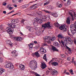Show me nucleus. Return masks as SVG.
Wrapping results in <instances>:
<instances>
[{
	"label": "nucleus",
	"mask_w": 76,
	"mask_h": 76,
	"mask_svg": "<svg viewBox=\"0 0 76 76\" xmlns=\"http://www.w3.org/2000/svg\"><path fill=\"white\" fill-rule=\"evenodd\" d=\"M48 69L49 70H51V72L52 73L53 75H55L56 73H57V72L56 71L55 69L52 70V69H50V68H48Z\"/></svg>",
	"instance_id": "14"
},
{
	"label": "nucleus",
	"mask_w": 76,
	"mask_h": 76,
	"mask_svg": "<svg viewBox=\"0 0 76 76\" xmlns=\"http://www.w3.org/2000/svg\"><path fill=\"white\" fill-rule=\"evenodd\" d=\"M59 42L61 44H62L63 46H64V47H65V43H64V42L63 41L61 40Z\"/></svg>",
	"instance_id": "29"
},
{
	"label": "nucleus",
	"mask_w": 76,
	"mask_h": 76,
	"mask_svg": "<svg viewBox=\"0 0 76 76\" xmlns=\"http://www.w3.org/2000/svg\"><path fill=\"white\" fill-rule=\"evenodd\" d=\"M17 56H18V54H14V55L13 56V57H15V58H16V57Z\"/></svg>",
	"instance_id": "44"
},
{
	"label": "nucleus",
	"mask_w": 76,
	"mask_h": 76,
	"mask_svg": "<svg viewBox=\"0 0 76 76\" xmlns=\"http://www.w3.org/2000/svg\"><path fill=\"white\" fill-rule=\"evenodd\" d=\"M65 46H66V47L68 50L69 51H71V49L69 48V47H68L67 45H66V44H65Z\"/></svg>",
	"instance_id": "33"
},
{
	"label": "nucleus",
	"mask_w": 76,
	"mask_h": 76,
	"mask_svg": "<svg viewBox=\"0 0 76 76\" xmlns=\"http://www.w3.org/2000/svg\"><path fill=\"white\" fill-rule=\"evenodd\" d=\"M6 4H7V3L6 2H4L3 4V6H6Z\"/></svg>",
	"instance_id": "50"
},
{
	"label": "nucleus",
	"mask_w": 76,
	"mask_h": 76,
	"mask_svg": "<svg viewBox=\"0 0 76 76\" xmlns=\"http://www.w3.org/2000/svg\"><path fill=\"white\" fill-rule=\"evenodd\" d=\"M39 52L41 54H45V53L47 52L46 49L43 48V47L39 46Z\"/></svg>",
	"instance_id": "5"
},
{
	"label": "nucleus",
	"mask_w": 76,
	"mask_h": 76,
	"mask_svg": "<svg viewBox=\"0 0 76 76\" xmlns=\"http://www.w3.org/2000/svg\"><path fill=\"white\" fill-rule=\"evenodd\" d=\"M57 7H62V4H59L58 2H57L56 4Z\"/></svg>",
	"instance_id": "25"
},
{
	"label": "nucleus",
	"mask_w": 76,
	"mask_h": 76,
	"mask_svg": "<svg viewBox=\"0 0 76 76\" xmlns=\"http://www.w3.org/2000/svg\"><path fill=\"white\" fill-rule=\"evenodd\" d=\"M31 27H30V26H28V27L27 26L26 27V28H27L28 29V30H29V31H30V29H31Z\"/></svg>",
	"instance_id": "47"
},
{
	"label": "nucleus",
	"mask_w": 76,
	"mask_h": 76,
	"mask_svg": "<svg viewBox=\"0 0 76 76\" xmlns=\"http://www.w3.org/2000/svg\"><path fill=\"white\" fill-rule=\"evenodd\" d=\"M57 13H53V16H54V17H57Z\"/></svg>",
	"instance_id": "38"
},
{
	"label": "nucleus",
	"mask_w": 76,
	"mask_h": 76,
	"mask_svg": "<svg viewBox=\"0 0 76 76\" xmlns=\"http://www.w3.org/2000/svg\"><path fill=\"white\" fill-rule=\"evenodd\" d=\"M4 71V70L3 69H0V75H1Z\"/></svg>",
	"instance_id": "27"
},
{
	"label": "nucleus",
	"mask_w": 76,
	"mask_h": 76,
	"mask_svg": "<svg viewBox=\"0 0 76 76\" xmlns=\"http://www.w3.org/2000/svg\"><path fill=\"white\" fill-rule=\"evenodd\" d=\"M19 67L21 70H23L25 69V66L22 64H20L19 65Z\"/></svg>",
	"instance_id": "17"
},
{
	"label": "nucleus",
	"mask_w": 76,
	"mask_h": 76,
	"mask_svg": "<svg viewBox=\"0 0 76 76\" xmlns=\"http://www.w3.org/2000/svg\"><path fill=\"white\" fill-rule=\"evenodd\" d=\"M3 13L4 14H6V11H3Z\"/></svg>",
	"instance_id": "58"
},
{
	"label": "nucleus",
	"mask_w": 76,
	"mask_h": 76,
	"mask_svg": "<svg viewBox=\"0 0 76 76\" xmlns=\"http://www.w3.org/2000/svg\"><path fill=\"white\" fill-rule=\"evenodd\" d=\"M16 15H17L19 16V15H20V13L18 12L17 13H16Z\"/></svg>",
	"instance_id": "54"
},
{
	"label": "nucleus",
	"mask_w": 76,
	"mask_h": 76,
	"mask_svg": "<svg viewBox=\"0 0 76 76\" xmlns=\"http://www.w3.org/2000/svg\"><path fill=\"white\" fill-rule=\"evenodd\" d=\"M9 27L7 28L6 29H7V32L9 34H12L13 32L12 31L13 30V28H15V24H8Z\"/></svg>",
	"instance_id": "1"
},
{
	"label": "nucleus",
	"mask_w": 76,
	"mask_h": 76,
	"mask_svg": "<svg viewBox=\"0 0 76 76\" xmlns=\"http://www.w3.org/2000/svg\"><path fill=\"white\" fill-rule=\"evenodd\" d=\"M47 67V65L45 62H43L41 63V68L42 69H44L45 67Z\"/></svg>",
	"instance_id": "11"
},
{
	"label": "nucleus",
	"mask_w": 76,
	"mask_h": 76,
	"mask_svg": "<svg viewBox=\"0 0 76 76\" xmlns=\"http://www.w3.org/2000/svg\"><path fill=\"white\" fill-rule=\"evenodd\" d=\"M37 4H34L33 5H32V6H31V7H30V8L31 9H37V6H36L34 8V7L35 6H36V5H37Z\"/></svg>",
	"instance_id": "19"
},
{
	"label": "nucleus",
	"mask_w": 76,
	"mask_h": 76,
	"mask_svg": "<svg viewBox=\"0 0 76 76\" xmlns=\"http://www.w3.org/2000/svg\"><path fill=\"white\" fill-rule=\"evenodd\" d=\"M0 61L1 63H2V62H3V59L1 57H0Z\"/></svg>",
	"instance_id": "46"
},
{
	"label": "nucleus",
	"mask_w": 76,
	"mask_h": 76,
	"mask_svg": "<svg viewBox=\"0 0 76 76\" xmlns=\"http://www.w3.org/2000/svg\"><path fill=\"white\" fill-rule=\"evenodd\" d=\"M50 36H45L44 37L43 39L45 41H47L48 39L50 40Z\"/></svg>",
	"instance_id": "20"
},
{
	"label": "nucleus",
	"mask_w": 76,
	"mask_h": 76,
	"mask_svg": "<svg viewBox=\"0 0 76 76\" xmlns=\"http://www.w3.org/2000/svg\"><path fill=\"white\" fill-rule=\"evenodd\" d=\"M34 22L33 23V24L35 26H38V18L36 17V18H34Z\"/></svg>",
	"instance_id": "6"
},
{
	"label": "nucleus",
	"mask_w": 76,
	"mask_h": 76,
	"mask_svg": "<svg viewBox=\"0 0 76 76\" xmlns=\"http://www.w3.org/2000/svg\"><path fill=\"white\" fill-rule=\"evenodd\" d=\"M0 29H3V25H1V26H0Z\"/></svg>",
	"instance_id": "49"
},
{
	"label": "nucleus",
	"mask_w": 76,
	"mask_h": 76,
	"mask_svg": "<svg viewBox=\"0 0 76 76\" xmlns=\"http://www.w3.org/2000/svg\"><path fill=\"white\" fill-rule=\"evenodd\" d=\"M15 22H16V23H17V22H18V20L17 19H15Z\"/></svg>",
	"instance_id": "61"
},
{
	"label": "nucleus",
	"mask_w": 76,
	"mask_h": 76,
	"mask_svg": "<svg viewBox=\"0 0 76 76\" xmlns=\"http://www.w3.org/2000/svg\"><path fill=\"white\" fill-rule=\"evenodd\" d=\"M32 56H33V57H35V56L36 57H38V51L35 52V53H32Z\"/></svg>",
	"instance_id": "13"
},
{
	"label": "nucleus",
	"mask_w": 76,
	"mask_h": 76,
	"mask_svg": "<svg viewBox=\"0 0 76 76\" xmlns=\"http://www.w3.org/2000/svg\"><path fill=\"white\" fill-rule=\"evenodd\" d=\"M16 51V50L12 51V54H15Z\"/></svg>",
	"instance_id": "42"
},
{
	"label": "nucleus",
	"mask_w": 76,
	"mask_h": 76,
	"mask_svg": "<svg viewBox=\"0 0 76 76\" xmlns=\"http://www.w3.org/2000/svg\"><path fill=\"white\" fill-rule=\"evenodd\" d=\"M12 23L14 24L15 23H16V22L15 21V20H13L12 21Z\"/></svg>",
	"instance_id": "39"
},
{
	"label": "nucleus",
	"mask_w": 76,
	"mask_h": 76,
	"mask_svg": "<svg viewBox=\"0 0 76 76\" xmlns=\"http://www.w3.org/2000/svg\"><path fill=\"white\" fill-rule=\"evenodd\" d=\"M72 10H70L69 11V12L68 14L70 15L72 18V20H74V19L73 18V15H72Z\"/></svg>",
	"instance_id": "21"
},
{
	"label": "nucleus",
	"mask_w": 76,
	"mask_h": 76,
	"mask_svg": "<svg viewBox=\"0 0 76 76\" xmlns=\"http://www.w3.org/2000/svg\"><path fill=\"white\" fill-rule=\"evenodd\" d=\"M39 23L40 24H41L42 23V19H39L38 20Z\"/></svg>",
	"instance_id": "35"
},
{
	"label": "nucleus",
	"mask_w": 76,
	"mask_h": 76,
	"mask_svg": "<svg viewBox=\"0 0 76 76\" xmlns=\"http://www.w3.org/2000/svg\"><path fill=\"white\" fill-rule=\"evenodd\" d=\"M73 14H74V16H75V18L76 17V13H75V12H73Z\"/></svg>",
	"instance_id": "53"
},
{
	"label": "nucleus",
	"mask_w": 76,
	"mask_h": 76,
	"mask_svg": "<svg viewBox=\"0 0 76 76\" xmlns=\"http://www.w3.org/2000/svg\"><path fill=\"white\" fill-rule=\"evenodd\" d=\"M49 3H50V2L49 1H48L47 2L44 3V6H45V5L48 4Z\"/></svg>",
	"instance_id": "40"
},
{
	"label": "nucleus",
	"mask_w": 76,
	"mask_h": 76,
	"mask_svg": "<svg viewBox=\"0 0 76 76\" xmlns=\"http://www.w3.org/2000/svg\"><path fill=\"white\" fill-rule=\"evenodd\" d=\"M56 39V37H53L51 38V37H50V38L49 39V40L48 41V44H50L51 43V41H53L54 40H55Z\"/></svg>",
	"instance_id": "10"
},
{
	"label": "nucleus",
	"mask_w": 76,
	"mask_h": 76,
	"mask_svg": "<svg viewBox=\"0 0 76 76\" xmlns=\"http://www.w3.org/2000/svg\"><path fill=\"white\" fill-rule=\"evenodd\" d=\"M74 26L73 25H71L70 26L71 31L72 35H74L76 33V28L73 27Z\"/></svg>",
	"instance_id": "4"
},
{
	"label": "nucleus",
	"mask_w": 76,
	"mask_h": 76,
	"mask_svg": "<svg viewBox=\"0 0 76 76\" xmlns=\"http://www.w3.org/2000/svg\"><path fill=\"white\" fill-rule=\"evenodd\" d=\"M59 29L61 30H63L64 32H66L67 31V28H66V27L64 26H61L59 27Z\"/></svg>",
	"instance_id": "9"
},
{
	"label": "nucleus",
	"mask_w": 76,
	"mask_h": 76,
	"mask_svg": "<svg viewBox=\"0 0 76 76\" xmlns=\"http://www.w3.org/2000/svg\"><path fill=\"white\" fill-rule=\"evenodd\" d=\"M29 6V4H26L23 6V8H26Z\"/></svg>",
	"instance_id": "32"
},
{
	"label": "nucleus",
	"mask_w": 76,
	"mask_h": 76,
	"mask_svg": "<svg viewBox=\"0 0 76 76\" xmlns=\"http://www.w3.org/2000/svg\"><path fill=\"white\" fill-rule=\"evenodd\" d=\"M70 4V1H68L67 2V4L69 5Z\"/></svg>",
	"instance_id": "48"
},
{
	"label": "nucleus",
	"mask_w": 76,
	"mask_h": 76,
	"mask_svg": "<svg viewBox=\"0 0 76 76\" xmlns=\"http://www.w3.org/2000/svg\"><path fill=\"white\" fill-rule=\"evenodd\" d=\"M66 44L71 45L73 43V41H72V40H69L67 42H66Z\"/></svg>",
	"instance_id": "26"
},
{
	"label": "nucleus",
	"mask_w": 76,
	"mask_h": 76,
	"mask_svg": "<svg viewBox=\"0 0 76 76\" xmlns=\"http://www.w3.org/2000/svg\"><path fill=\"white\" fill-rule=\"evenodd\" d=\"M15 12V11H11L10 12V13H13V12Z\"/></svg>",
	"instance_id": "64"
},
{
	"label": "nucleus",
	"mask_w": 76,
	"mask_h": 76,
	"mask_svg": "<svg viewBox=\"0 0 76 76\" xmlns=\"http://www.w3.org/2000/svg\"><path fill=\"white\" fill-rule=\"evenodd\" d=\"M5 67L6 68H10V69H13L14 66L12 64H8L5 65Z\"/></svg>",
	"instance_id": "8"
},
{
	"label": "nucleus",
	"mask_w": 76,
	"mask_h": 76,
	"mask_svg": "<svg viewBox=\"0 0 76 76\" xmlns=\"http://www.w3.org/2000/svg\"><path fill=\"white\" fill-rule=\"evenodd\" d=\"M15 39L16 40V41H21L22 40V38L20 37H14Z\"/></svg>",
	"instance_id": "15"
},
{
	"label": "nucleus",
	"mask_w": 76,
	"mask_h": 76,
	"mask_svg": "<svg viewBox=\"0 0 76 76\" xmlns=\"http://www.w3.org/2000/svg\"><path fill=\"white\" fill-rule=\"evenodd\" d=\"M66 75H70V73L69 72H67L66 73Z\"/></svg>",
	"instance_id": "60"
},
{
	"label": "nucleus",
	"mask_w": 76,
	"mask_h": 76,
	"mask_svg": "<svg viewBox=\"0 0 76 76\" xmlns=\"http://www.w3.org/2000/svg\"><path fill=\"white\" fill-rule=\"evenodd\" d=\"M29 31L30 32H34V28H31Z\"/></svg>",
	"instance_id": "37"
},
{
	"label": "nucleus",
	"mask_w": 76,
	"mask_h": 76,
	"mask_svg": "<svg viewBox=\"0 0 76 76\" xmlns=\"http://www.w3.org/2000/svg\"><path fill=\"white\" fill-rule=\"evenodd\" d=\"M34 74L36 76H38V74H37L36 72H34Z\"/></svg>",
	"instance_id": "45"
},
{
	"label": "nucleus",
	"mask_w": 76,
	"mask_h": 76,
	"mask_svg": "<svg viewBox=\"0 0 76 76\" xmlns=\"http://www.w3.org/2000/svg\"><path fill=\"white\" fill-rule=\"evenodd\" d=\"M30 66L32 70H35L37 67V62L35 60H32L30 61Z\"/></svg>",
	"instance_id": "2"
},
{
	"label": "nucleus",
	"mask_w": 76,
	"mask_h": 76,
	"mask_svg": "<svg viewBox=\"0 0 76 76\" xmlns=\"http://www.w3.org/2000/svg\"><path fill=\"white\" fill-rule=\"evenodd\" d=\"M46 56H47V55L46 54H45L43 58V59L45 60V61H47V57H46Z\"/></svg>",
	"instance_id": "28"
},
{
	"label": "nucleus",
	"mask_w": 76,
	"mask_h": 76,
	"mask_svg": "<svg viewBox=\"0 0 76 76\" xmlns=\"http://www.w3.org/2000/svg\"><path fill=\"white\" fill-rule=\"evenodd\" d=\"M66 22L68 24H70V18L69 17L67 18Z\"/></svg>",
	"instance_id": "24"
},
{
	"label": "nucleus",
	"mask_w": 76,
	"mask_h": 76,
	"mask_svg": "<svg viewBox=\"0 0 76 76\" xmlns=\"http://www.w3.org/2000/svg\"><path fill=\"white\" fill-rule=\"evenodd\" d=\"M67 60L68 61H70V60H71V58H70V57H68L67 58Z\"/></svg>",
	"instance_id": "41"
},
{
	"label": "nucleus",
	"mask_w": 76,
	"mask_h": 76,
	"mask_svg": "<svg viewBox=\"0 0 76 76\" xmlns=\"http://www.w3.org/2000/svg\"><path fill=\"white\" fill-rule=\"evenodd\" d=\"M53 45H54V46H57L58 47V46H59V44H58V43L57 42H55L53 44Z\"/></svg>",
	"instance_id": "30"
},
{
	"label": "nucleus",
	"mask_w": 76,
	"mask_h": 76,
	"mask_svg": "<svg viewBox=\"0 0 76 76\" xmlns=\"http://www.w3.org/2000/svg\"><path fill=\"white\" fill-rule=\"evenodd\" d=\"M55 26L56 27H57V28H58L59 27L60 25H59V24L58 23H56L55 24Z\"/></svg>",
	"instance_id": "34"
},
{
	"label": "nucleus",
	"mask_w": 76,
	"mask_h": 76,
	"mask_svg": "<svg viewBox=\"0 0 76 76\" xmlns=\"http://www.w3.org/2000/svg\"><path fill=\"white\" fill-rule=\"evenodd\" d=\"M67 33L69 36H70V37H71V36H72V35H71V34H70V33H69V32H68Z\"/></svg>",
	"instance_id": "52"
},
{
	"label": "nucleus",
	"mask_w": 76,
	"mask_h": 76,
	"mask_svg": "<svg viewBox=\"0 0 76 76\" xmlns=\"http://www.w3.org/2000/svg\"><path fill=\"white\" fill-rule=\"evenodd\" d=\"M52 49L53 51H58V50L55 47L53 46L52 48Z\"/></svg>",
	"instance_id": "23"
},
{
	"label": "nucleus",
	"mask_w": 76,
	"mask_h": 76,
	"mask_svg": "<svg viewBox=\"0 0 76 76\" xmlns=\"http://www.w3.org/2000/svg\"><path fill=\"white\" fill-rule=\"evenodd\" d=\"M6 41V42H7V43L8 44V45H9V46H10L11 47L12 46V43L8 39H7Z\"/></svg>",
	"instance_id": "16"
},
{
	"label": "nucleus",
	"mask_w": 76,
	"mask_h": 76,
	"mask_svg": "<svg viewBox=\"0 0 76 76\" xmlns=\"http://www.w3.org/2000/svg\"><path fill=\"white\" fill-rule=\"evenodd\" d=\"M69 72L71 73V74L72 75H73L74 74L73 73V70L71 69L69 70Z\"/></svg>",
	"instance_id": "36"
},
{
	"label": "nucleus",
	"mask_w": 76,
	"mask_h": 76,
	"mask_svg": "<svg viewBox=\"0 0 76 76\" xmlns=\"http://www.w3.org/2000/svg\"><path fill=\"white\" fill-rule=\"evenodd\" d=\"M71 39V38L69 37H65L64 38V41H66V42H67L69 40Z\"/></svg>",
	"instance_id": "12"
},
{
	"label": "nucleus",
	"mask_w": 76,
	"mask_h": 76,
	"mask_svg": "<svg viewBox=\"0 0 76 76\" xmlns=\"http://www.w3.org/2000/svg\"><path fill=\"white\" fill-rule=\"evenodd\" d=\"M22 1H23V0H20L18 1V2L19 3H22Z\"/></svg>",
	"instance_id": "55"
},
{
	"label": "nucleus",
	"mask_w": 76,
	"mask_h": 76,
	"mask_svg": "<svg viewBox=\"0 0 76 76\" xmlns=\"http://www.w3.org/2000/svg\"><path fill=\"white\" fill-rule=\"evenodd\" d=\"M34 43L36 44H37V42L36 41H34Z\"/></svg>",
	"instance_id": "59"
},
{
	"label": "nucleus",
	"mask_w": 76,
	"mask_h": 76,
	"mask_svg": "<svg viewBox=\"0 0 76 76\" xmlns=\"http://www.w3.org/2000/svg\"><path fill=\"white\" fill-rule=\"evenodd\" d=\"M33 45H34V43H31L29 44L28 45V46L29 47V49L31 50V49H32V46Z\"/></svg>",
	"instance_id": "22"
},
{
	"label": "nucleus",
	"mask_w": 76,
	"mask_h": 76,
	"mask_svg": "<svg viewBox=\"0 0 76 76\" xmlns=\"http://www.w3.org/2000/svg\"><path fill=\"white\" fill-rule=\"evenodd\" d=\"M43 11H44V12H45V13H49V14H50V15H51L52 16H53V15L54 14V13H51V12H50L47 11V10H43Z\"/></svg>",
	"instance_id": "18"
},
{
	"label": "nucleus",
	"mask_w": 76,
	"mask_h": 76,
	"mask_svg": "<svg viewBox=\"0 0 76 76\" xmlns=\"http://www.w3.org/2000/svg\"><path fill=\"white\" fill-rule=\"evenodd\" d=\"M54 58L52 59V60H51L49 63V64H50L51 63V64L52 65V66H58V63L56 62H53L51 63L52 62V61H54Z\"/></svg>",
	"instance_id": "7"
},
{
	"label": "nucleus",
	"mask_w": 76,
	"mask_h": 76,
	"mask_svg": "<svg viewBox=\"0 0 76 76\" xmlns=\"http://www.w3.org/2000/svg\"><path fill=\"white\" fill-rule=\"evenodd\" d=\"M9 6H10V5H8L7 6V8H9V7H10Z\"/></svg>",
	"instance_id": "63"
},
{
	"label": "nucleus",
	"mask_w": 76,
	"mask_h": 76,
	"mask_svg": "<svg viewBox=\"0 0 76 76\" xmlns=\"http://www.w3.org/2000/svg\"><path fill=\"white\" fill-rule=\"evenodd\" d=\"M58 37L60 38H64L63 36L61 34H59L58 36Z\"/></svg>",
	"instance_id": "31"
},
{
	"label": "nucleus",
	"mask_w": 76,
	"mask_h": 76,
	"mask_svg": "<svg viewBox=\"0 0 76 76\" xmlns=\"http://www.w3.org/2000/svg\"><path fill=\"white\" fill-rule=\"evenodd\" d=\"M21 23H23L24 22H25V20H22L21 21Z\"/></svg>",
	"instance_id": "56"
},
{
	"label": "nucleus",
	"mask_w": 76,
	"mask_h": 76,
	"mask_svg": "<svg viewBox=\"0 0 76 76\" xmlns=\"http://www.w3.org/2000/svg\"><path fill=\"white\" fill-rule=\"evenodd\" d=\"M13 9V8L10 7L9 8V10H12V9Z\"/></svg>",
	"instance_id": "51"
},
{
	"label": "nucleus",
	"mask_w": 76,
	"mask_h": 76,
	"mask_svg": "<svg viewBox=\"0 0 76 76\" xmlns=\"http://www.w3.org/2000/svg\"><path fill=\"white\" fill-rule=\"evenodd\" d=\"M46 73L48 74L50 73V71H49L48 70H47L46 71Z\"/></svg>",
	"instance_id": "62"
},
{
	"label": "nucleus",
	"mask_w": 76,
	"mask_h": 76,
	"mask_svg": "<svg viewBox=\"0 0 76 76\" xmlns=\"http://www.w3.org/2000/svg\"><path fill=\"white\" fill-rule=\"evenodd\" d=\"M42 27L43 29H46L47 28H48V29H50L51 27V26L50 25V22H48L42 25Z\"/></svg>",
	"instance_id": "3"
},
{
	"label": "nucleus",
	"mask_w": 76,
	"mask_h": 76,
	"mask_svg": "<svg viewBox=\"0 0 76 76\" xmlns=\"http://www.w3.org/2000/svg\"><path fill=\"white\" fill-rule=\"evenodd\" d=\"M61 57L63 58H65L66 57V55L65 54H63L61 55Z\"/></svg>",
	"instance_id": "43"
},
{
	"label": "nucleus",
	"mask_w": 76,
	"mask_h": 76,
	"mask_svg": "<svg viewBox=\"0 0 76 76\" xmlns=\"http://www.w3.org/2000/svg\"><path fill=\"white\" fill-rule=\"evenodd\" d=\"M42 45H43V46H47V44H43Z\"/></svg>",
	"instance_id": "57"
}]
</instances>
